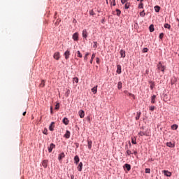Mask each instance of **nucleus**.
Here are the masks:
<instances>
[{"label": "nucleus", "mask_w": 179, "mask_h": 179, "mask_svg": "<svg viewBox=\"0 0 179 179\" xmlns=\"http://www.w3.org/2000/svg\"><path fill=\"white\" fill-rule=\"evenodd\" d=\"M140 1H141V3L143 2V0H140Z\"/></svg>", "instance_id": "052dcab7"}, {"label": "nucleus", "mask_w": 179, "mask_h": 179, "mask_svg": "<svg viewBox=\"0 0 179 179\" xmlns=\"http://www.w3.org/2000/svg\"><path fill=\"white\" fill-rule=\"evenodd\" d=\"M22 115H26V112H24V113H22Z\"/></svg>", "instance_id": "13d9d810"}, {"label": "nucleus", "mask_w": 179, "mask_h": 179, "mask_svg": "<svg viewBox=\"0 0 179 179\" xmlns=\"http://www.w3.org/2000/svg\"><path fill=\"white\" fill-rule=\"evenodd\" d=\"M117 89H122V83L121 81L118 82L117 83Z\"/></svg>", "instance_id": "393cba45"}, {"label": "nucleus", "mask_w": 179, "mask_h": 179, "mask_svg": "<svg viewBox=\"0 0 179 179\" xmlns=\"http://www.w3.org/2000/svg\"><path fill=\"white\" fill-rule=\"evenodd\" d=\"M92 145H93V142L90 140H88L87 141L88 149H92Z\"/></svg>", "instance_id": "dca6fc26"}, {"label": "nucleus", "mask_w": 179, "mask_h": 179, "mask_svg": "<svg viewBox=\"0 0 179 179\" xmlns=\"http://www.w3.org/2000/svg\"><path fill=\"white\" fill-rule=\"evenodd\" d=\"M113 6H115V0H113Z\"/></svg>", "instance_id": "603ef678"}, {"label": "nucleus", "mask_w": 179, "mask_h": 179, "mask_svg": "<svg viewBox=\"0 0 179 179\" xmlns=\"http://www.w3.org/2000/svg\"><path fill=\"white\" fill-rule=\"evenodd\" d=\"M77 169L78 171H82V169H83V163L80 162Z\"/></svg>", "instance_id": "9b49d317"}, {"label": "nucleus", "mask_w": 179, "mask_h": 179, "mask_svg": "<svg viewBox=\"0 0 179 179\" xmlns=\"http://www.w3.org/2000/svg\"><path fill=\"white\" fill-rule=\"evenodd\" d=\"M154 86H155V85H154L153 84H152V85H150V89H151V90H152V89H153V87H154Z\"/></svg>", "instance_id": "5fc2aeb1"}, {"label": "nucleus", "mask_w": 179, "mask_h": 179, "mask_svg": "<svg viewBox=\"0 0 179 179\" xmlns=\"http://www.w3.org/2000/svg\"><path fill=\"white\" fill-rule=\"evenodd\" d=\"M120 54L121 58H125V57H126L125 50H121L120 51Z\"/></svg>", "instance_id": "1a4fd4ad"}, {"label": "nucleus", "mask_w": 179, "mask_h": 179, "mask_svg": "<svg viewBox=\"0 0 179 179\" xmlns=\"http://www.w3.org/2000/svg\"><path fill=\"white\" fill-rule=\"evenodd\" d=\"M72 38L74 41H79V33H78V32L74 33L73 34Z\"/></svg>", "instance_id": "f03ea898"}, {"label": "nucleus", "mask_w": 179, "mask_h": 179, "mask_svg": "<svg viewBox=\"0 0 179 179\" xmlns=\"http://www.w3.org/2000/svg\"><path fill=\"white\" fill-rule=\"evenodd\" d=\"M136 1H139V0H136Z\"/></svg>", "instance_id": "e2e57ef3"}, {"label": "nucleus", "mask_w": 179, "mask_h": 179, "mask_svg": "<svg viewBox=\"0 0 179 179\" xmlns=\"http://www.w3.org/2000/svg\"><path fill=\"white\" fill-rule=\"evenodd\" d=\"M124 93L127 94V96H130L131 97H135V95L134 94L128 92V91H124Z\"/></svg>", "instance_id": "bb28decb"}, {"label": "nucleus", "mask_w": 179, "mask_h": 179, "mask_svg": "<svg viewBox=\"0 0 179 179\" xmlns=\"http://www.w3.org/2000/svg\"><path fill=\"white\" fill-rule=\"evenodd\" d=\"M150 111H155V106H150Z\"/></svg>", "instance_id": "49530a36"}, {"label": "nucleus", "mask_w": 179, "mask_h": 179, "mask_svg": "<svg viewBox=\"0 0 179 179\" xmlns=\"http://www.w3.org/2000/svg\"><path fill=\"white\" fill-rule=\"evenodd\" d=\"M136 153H137L136 152H134V155H136Z\"/></svg>", "instance_id": "680f3d73"}, {"label": "nucleus", "mask_w": 179, "mask_h": 179, "mask_svg": "<svg viewBox=\"0 0 179 179\" xmlns=\"http://www.w3.org/2000/svg\"><path fill=\"white\" fill-rule=\"evenodd\" d=\"M127 153L128 156H130V155H132V151L127 150Z\"/></svg>", "instance_id": "79ce46f5"}, {"label": "nucleus", "mask_w": 179, "mask_h": 179, "mask_svg": "<svg viewBox=\"0 0 179 179\" xmlns=\"http://www.w3.org/2000/svg\"><path fill=\"white\" fill-rule=\"evenodd\" d=\"M43 134H44L45 135H47V133H45V131H43Z\"/></svg>", "instance_id": "bf43d9fd"}, {"label": "nucleus", "mask_w": 179, "mask_h": 179, "mask_svg": "<svg viewBox=\"0 0 179 179\" xmlns=\"http://www.w3.org/2000/svg\"><path fill=\"white\" fill-rule=\"evenodd\" d=\"M145 173L148 174H150V169L149 168L145 169Z\"/></svg>", "instance_id": "ea45409f"}, {"label": "nucleus", "mask_w": 179, "mask_h": 179, "mask_svg": "<svg viewBox=\"0 0 179 179\" xmlns=\"http://www.w3.org/2000/svg\"><path fill=\"white\" fill-rule=\"evenodd\" d=\"M177 128H178V125H177V124H173L171 126V129H173V131H176L177 129Z\"/></svg>", "instance_id": "c85d7f7f"}, {"label": "nucleus", "mask_w": 179, "mask_h": 179, "mask_svg": "<svg viewBox=\"0 0 179 179\" xmlns=\"http://www.w3.org/2000/svg\"><path fill=\"white\" fill-rule=\"evenodd\" d=\"M164 36V34L161 33V34H159V38H160V40H162Z\"/></svg>", "instance_id": "37998d69"}, {"label": "nucleus", "mask_w": 179, "mask_h": 179, "mask_svg": "<svg viewBox=\"0 0 179 179\" xmlns=\"http://www.w3.org/2000/svg\"><path fill=\"white\" fill-rule=\"evenodd\" d=\"M164 27H165V29H170L171 27V26L169 24H165L164 25Z\"/></svg>", "instance_id": "e433bc0d"}, {"label": "nucleus", "mask_w": 179, "mask_h": 179, "mask_svg": "<svg viewBox=\"0 0 179 179\" xmlns=\"http://www.w3.org/2000/svg\"><path fill=\"white\" fill-rule=\"evenodd\" d=\"M54 128H55V122H52L49 127V129L50 131H54Z\"/></svg>", "instance_id": "6e6552de"}, {"label": "nucleus", "mask_w": 179, "mask_h": 179, "mask_svg": "<svg viewBox=\"0 0 179 179\" xmlns=\"http://www.w3.org/2000/svg\"><path fill=\"white\" fill-rule=\"evenodd\" d=\"M162 173L166 176V177H171V172L169 171H163Z\"/></svg>", "instance_id": "0eeeda50"}, {"label": "nucleus", "mask_w": 179, "mask_h": 179, "mask_svg": "<svg viewBox=\"0 0 179 179\" xmlns=\"http://www.w3.org/2000/svg\"><path fill=\"white\" fill-rule=\"evenodd\" d=\"M146 15V13H145V10H143L140 13V16L141 17H145V16Z\"/></svg>", "instance_id": "cd10ccee"}, {"label": "nucleus", "mask_w": 179, "mask_h": 179, "mask_svg": "<svg viewBox=\"0 0 179 179\" xmlns=\"http://www.w3.org/2000/svg\"><path fill=\"white\" fill-rule=\"evenodd\" d=\"M94 58H96V54L93 53L90 61V64H93V59H94Z\"/></svg>", "instance_id": "5701e85b"}, {"label": "nucleus", "mask_w": 179, "mask_h": 179, "mask_svg": "<svg viewBox=\"0 0 179 179\" xmlns=\"http://www.w3.org/2000/svg\"><path fill=\"white\" fill-rule=\"evenodd\" d=\"M141 112L137 113V115L136 116V121H138V120H139V118H141Z\"/></svg>", "instance_id": "2f4dec72"}, {"label": "nucleus", "mask_w": 179, "mask_h": 179, "mask_svg": "<svg viewBox=\"0 0 179 179\" xmlns=\"http://www.w3.org/2000/svg\"><path fill=\"white\" fill-rule=\"evenodd\" d=\"M96 64H100V59L96 57Z\"/></svg>", "instance_id": "8fccbe9b"}, {"label": "nucleus", "mask_w": 179, "mask_h": 179, "mask_svg": "<svg viewBox=\"0 0 179 179\" xmlns=\"http://www.w3.org/2000/svg\"><path fill=\"white\" fill-rule=\"evenodd\" d=\"M75 176L73 175H71V179H74Z\"/></svg>", "instance_id": "6e6d98bb"}, {"label": "nucleus", "mask_w": 179, "mask_h": 179, "mask_svg": "<svg viewBox=\"0 0 179 179\" xmlns=\"http://www.w3.org/2000/svg\"><path fill=\"white\" fill-rule=\"evenodd\" d=\"M63 122L65 125H68L69 124V120H68V118L66 117H64L63 119Z\"/></svg>", "instance_id": "412c9836"}, {"label": "nucleus", "mask_w": 179, "mask_h": 179, "mask_svg": "<svg viewBox=\"0 0 179 179\" xmlns=\"http://www.w3.org/2000/svg\"><path fill=\"white\" fill-rule=\"evenodd\" d=\"M40 87H44V86H45V82L42 80H41V83L39 85Z\"/></svg>", "instance_id": "7c9ffc66"}, {"label": "nucleus", "mask_w": 179, "mask_h": 179, "mask_svg": "<svg viewBox=\"0 0 179 179\" xmlns=\"http://www.w3.org/2000/svg\"><path fill=\"white\" fill-rule=\"evenodd\" d=\"M83 37L84 38H87V31H86V29H84L83 31Z\"/></svg>", "instance_id": "2eb2a0df"}, {"label": "nucleus", "mask_w": 179, "mask_h": 179, "mask_svg": "<svg viewBox=\"0 0 179 179\" xmlns=\"http://www.w3.org/2000/svg\"><path fill=\"white\" fill-rule=\"evenodd\" d=\"M80 159H79V156L76 155L74 157V163H76V164H78V163H79Z\"/></svg>", "instance_id": "6ab92c4d"}, {"label": "nucleus", "mask_w": 179, "mask_h": 179, "mask_svg": "<svg viewBox=\"0 0 179 179\" xmlns=\"http://www.w3.org/2000/svg\"><path fill=\"white\" fill-rule=\"evenodd\" d=\"M125 9H129V3H126L124 5Z\"/></svg>", "instance_id": "58836bf2"}, {"label": "nucleus", "mask_w": 179, "mask_h": 179, "mask_svg": "<svg viewBox=\"0 0 179 179\" xmlns=\"http://www.w3.org/2000/svg\"><path fill=\"white\" fill-rule=\"evenodd\" d=\"M89 55H90V53H89V52H86L85 53V57H84V61H87V57H89Z\"/></svg>", "instance_id": "c756f323"}, {"label": "nucleus", "mask_w": 179, "mask_h": 179, "mask_svg": "<svg viewBox=\"0 0 179 179\" xmlns=\"http://www.w3.org/2000/svg\"><path fill=\"white\" fill-rule=\"evenodd\" d=\"M55 108V110H59V103H57Z\"/></svg>", "instance_id": "c03bdc74"}, {"label": "nucleus", "mask_w": 179, "mask_h": 179, "mask_svg": "<svg viewBox=\"0 0 179 179\" xmlns=\"http://www.w3.org/2000/svg\"><path fill=\"white\" fill-rule=\"evenodd\" d=\"M92 92L94 93V94H96L97 93V85L94 86L93 88H92Z\"/></svg>", "instance_id": "a211bd4d"}, {"label": "nucleus", "mask_w": 179, "mask_h": 179, "mask_svg": "<svg viewBox=\"0 0 179 179\" xmlns=\"http://www.w3.org/2000/svg\"><path fill=\"white\" fill-rule=\"evenodd\" d=\"M143 52H148V48H144L143 49Z\"/></svg>", "instance_id": "de8ad7c7"}, {"label": "nucleus", "mask_w": 179, "mask_h": 179, "mask_svg": "<svg viewBox=\"0 0 179 179\" xmlns=\"http://www.w3.org/2000/svg\"><path fill=\"white\" fill-rule=\"evenodd\" d=\"M131 143H133V145H136V138H131Z\"/></svg>", "instance_id": "4c0bfd02"}, {"label": "nucleus", "mask_w": 179, "mask_h": 179, "mask_svg": "<svg viewBox=\"0 0 179 179\" xmlns=\"http://www.w3.org/2000/svg\"><path fill=\"white\" fill-rule=\"evenodd\" d=\"M122 3L124 5L127 2V0H121Z\"/></svg>", "instance_id": "3c124183"}, {"label": "nucleus", "mask_w": 179, "mask_h": 179, "mask_svg": "<svg viewBox=\"0 0 179 179\" xmlns=\"http://www.w3.org/2000/svg\"><path fill=\"white\" fill-rule=\"evenodd\" d=\"M176 20L178 21V27H179V19H178V18H176Z\"/></svg>", "instance_id": "4d7b16f0"}, {"label": "nucleus", "mask_w": 179, "mask_h": 179, "mask_svg": "<svg viewBox=\"0 0 179 179\" xmlns=\"http://www.w3.org/2000/svg\"><path fill=\"white\" fill-rule=\"evenodd\" d=\"M49 153L52 152V149H55V145L54 143H51L50 146L48 148Z\"/></svg>", "instance_id": "20e7f679"}, {"label": "nucleus", "mask_w": 179, "mask_h": 179, "mask_svg": "<svg viewBox=\"0 0 179 179\" xmlns=\"http://www.w3.org/2000/svg\"><path fill=\"white\" fill-rule=\"evenodd\" d=\"M64 57H65V59H69V57L71 55V51H69V50H67L64 54Z\"/></svg>", "instance_id": "7ed1b4c3"}, {"label": "nucleus", "mask_w": 179, "mask_h": 179, "mask_svg": "<svg viewBox=\"0 0 179 179\" xmlns=\"http://www.w3.org/2000/svg\"><path fill=\"white\" fill-rule=\"evenodd\" d=\"M151 103L155 104L156 103V95H153L151 96Z\"/></svg>", "instance_id": "4468645a"}, {"label": "nucleus", "mask_w": 179, "mask_h": 179, "mask_svg": "<svg viewBox=\"0 0 179 179\" xmlns=\"http://www.w3.org/2000/svg\"><path fill=\"white\" fill-rule=\"evenodd\" d=\"M93 48H97V42H94Z\"/></svg>", "instance_id": "a18cd8bd"}, {"label": "nucleus", "mask_w": 179, "mask_h": 179, "mask_svg": "<svg viewBox=\"0 0 179 179\" xmlns=\"http://www.w3.org/2000/svg\"><path fill=\"white\" fill-rule=\"evenodd\" d=\"M124 169H127V171H129L131 170V165L125 164L124 166Z\"/></svg>", "instance_id": "f3484780"}, {"label": "nucleus", "mask_w": 179, "mask_h": 179, "mask_svg": "<svg viewBox=\"0 0 179 179\" xmlns=\"http://www.w3.org/2000/svg\"><path fill=\"white\" fill-rule=\"evenodd\" d=\"M54 58L55 59H59V52H56L55 54H54Z\"/></svg>", "instance_id": "ddd939ff"}, {"label": "nucleus", "mask_w": 179, "mask_h": 179, "mask_svg": "<svg viewBox=\"0 0 179 179\" xmlns=\"http://www.w3.org/2000/svg\"><path fill=\"white\" fill-rule=\"evenodd\" d=\"M116 15L120 16L121 15V10L120 9H116Z\"/></svg>", "instance_id": "c9c22d12"}, {"label": "nucleus", "mask_w": 179, "mask_h": 179, "mask_svg": "<svg viewBox=\"0 0 179 179\" xmlns=\"http://www.w3.org/2000/svg\"><path fill=\"white\" fill-rule=\"evenodd\" d=\"M157 69H158L159 71H161L162 72H164V69H166L164 66L162 65L161 62H159V64L157 65Z\"/></svg>", "instance_id": "f257e3e1"}, {"label": "nucleus", "mask_w": 179, "mask_h": 179, "mask_svg": "<svg viewBox=\"0 0 179 179\" xmlns=\"http://www.w3.org/2000/svg\"><path fill=\"white\" fill-rule=\"evenodd\" d=\"M48 164V160H43V161L42 162V166H43V167H44L45 169H46Z\"/></svg>", "instance_id": "f8f14e48"}, {"label": "nucleus", "mask_w": 179, "mask_h": 179, "mask_svg": "<svg viewBox=\"0 0 179 179\" xmlns=\"http://www.w3.org/2000/svg\"><path fill=\"white\" fill-rule=\"evenodd\" d=\"M65 157V154L64 152H62L60 155H59V160L61 161L62 159H64Z\"/></svg>", "instance_id": "4be33fe9"}, {"label": "nucleus", "mask_w": 179, "mask_h": 179, "mask_svg": "<svg viewBox=\"0 0 179 179\" xmlns=\"http://www.w3.org/2000/svg\"><path fill=\"white\" fill-rule=\"evenodd\" d=\"M138 134H139L140 136H145V135L146 136H148V134H146V133H145V132H143V131L139 132Z\"/></svg>", "instance_id": "473e14b6"}, {"label": "nucleus", "mask_w": 179, "mask_h": 179, "mask_svg": "<svg viewBox=\"0 0 179 179\" xmlns=\"http://www.w3.org/2000/svg\"><path fill=\"white\" fill-rule=\"evenodd\" d=\"M138 8H139V9H143V3H141L138 5Z\"/></svg>", "instance_id": "a19ab883"}, {"label": "nucleus", "mask_w": 179, "mask_h": 179, "mask_svg": "<svg viewBox=\"0 0 179 179\" xmlns=\"http://www.w3.org/2000/svg\"><path fill=\"white\" fill-rule=\"evenodd\" d=\"M78 114L80 118H85V111L83 110H80Z\"/></svg>", "instance_id": "39448f33"}, {"label": "nucleus", "mask_w": 179, "mask_h": 179, "mask_svg": "<svg viewBox=\"0 0 179 179\" xmlns=\"http://www.w3.org/2000/svg\"><path fill=\"white\" fill-rule=\"evenodd\" d=\"M76 54H77V57L78 58H82L83 57V55H82V53H80V51H79V50L77 51Z\"/></svg>", "instance_id": "a878e982"}, {"label": "nucleus", "mask_w": 179, "mask_h": 179, "mask_svg": "<svg viewBox=\"0 0 179 179\" xmlns=\"http://www.w3.org/2000/svg\"><path fill=\"white\" fill-rule=\"evenodd\" d=\"M90 14L91 15V16L94 15V12H93V10L90 11Z\"/></svg>", "instance_id": "09e8293b"}, {"label": "nucleus", "mask_w": 179, "mask_h": 179, "mask_svg": "<svg viewBox=\"0 0 179 179\" xmlns=\"http://www.w3.org/2000/svg\"><path fill=\"white\" fill-rule=\"evenodd\" d=\"M73 83H78V82H79V78H78L77 77H75L74 78H73Z\"/></svg>", "instance_id": "f704fd0d"}, {"label": "nucleus", "mask_w": 179, "mask_h": 179, "mask_svg": "<svg viewBox=\"0 0 179 179\" xmlns=\"http://www.w3.org/2000/svg\"><path fill=\"white\" fill-rule=\"evenodd\" d=\"M64 137L66 138V139H69V138H71V131L67 130Z\"/></svg>", "instance_id": "423d86ee"}, {"label": "nucleus", "mask_w": 179, "mask_h": 179, "mask_svg": "<svg viewBox=\"0 0 179 179\" xmlns=\"http://www.w3.org/2000/svg\"><path fill=\"white\" fill-rule=\"evenodd\" d=\"M155 12H159L160 11V6H156L155 7Z\"/></svg>", "instance_id": "72a5a7b5"}, {"label": "nucleus", "mask_w": 179, "mask_h": 179, "mask_svg": "<svg viewBox=\"0 0 179 179\" xmlns=\"http://www.w3.org/2000/svg\"><path fill=\"white\" fill-rule=\"evenodd\" d=\"M149 29H150V33H152V31H155V27L153 26V24H151V25L149 27Z\"/></svg>", "instance_id": "b1692460"}, {"label": "nucleus", "mask_w": 179, "mask_h": 179, "mask_svg": "<svg viewBox=\"0 0 179 179\" xmlns=\"http://www.w3.org/2000/svg\"><path fill=\"white\" fill-rule=\"evenodd\" d=\"M166 146H168V148H174L175 145L171 142H168L166 143Z\"/></svg>", "instance_id": "aec40b11"}, {"label": "nucleus", "mask_w": 179, "mask_h": 179, "mask_svg": "<svg viewBox=\"0 0 179 179\" xmlns=\"http://www.w3.org/2000/svg\"><path fill=\"white\" fill-rule=\"evenodd\" d=\"M117 73H118V75H121L122 71H121V65H117V71H116Z\"/></svg>", "instance_id": "9d476101"}, {"label": "nucleus", "mask_w": 179, "mask_h": 179, "mask_svg": "<svg viewBox=\"0 0 179 179\" xmlns=\"http://www.w3.org/2000/svg\"><path fill=\"white\" fill-rule=\"evenodd\" d=\"M50 113L52 114L53 112H52V106L50 107Z\"/></svg>", "instance_id": "864d4df0"}]
</instances>
